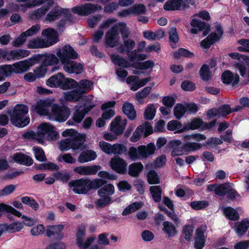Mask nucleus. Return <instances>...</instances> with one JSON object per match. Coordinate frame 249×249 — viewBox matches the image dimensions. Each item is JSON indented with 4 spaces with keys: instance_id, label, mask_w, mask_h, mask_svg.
<instances>
[{
    "instance_id": "f257e3e1",
    "label": "nucleus",
    "mask_w": 249,
    "mask_h": 249,
    "mask_svg": "<svg viewBox=\"0 0 249 249\" xmlns=\"http://www.w3.org/2000/svg\"><path fill=\"white\" fill-rule=\"evenodd\" d=\"M64 137H70L71 138L61 140L58 143V147L61 151H67L71 149L73 152L83 148V144L86 141V135L79 133L73 129H67L62 133Z\"/></svg>"
},
{
    "instance_id": "f03ea898",
    "label": "nucleus",
    "mask_w": 249,
    "mask_h": 249,
    "mask_svg": "<svg viewBox=\"0 0 249 249\" xmlns=\"http://www.w3.org/2000/svg\"><path fill=\"white\" fill-rule=\"evenodd\" d=\"M24 137L43 144L46 141L57 140L59 135L53 125L49 123H43L38 126L36 132L32 131L27 132L24 134Z\"/></svg>"
},
{
    "instance_id": "7ed1b4c3",
    "label": "nucleus",
    "mask_w": 249,
    "mask_h": 249,
    "mask_svg": "<svg viewBox=\"0 0 249 249\" xmlns=\"http://www.w3.org/2000/svg\"><path fill=\"white\" fill-rule=\"evenodd\" d=\"M53 0H34L26 3L24 5H21L18 9L25 12L27 9L34 7L42 5V7L35 10L28 14L30 18L34 19L39 18L43 16L51 7L53 4Z\"/></svg>"
},
{
    "instance_id": "20e7f679",
    "label": "nucleus",
    "mask_w": 249,
    "mask_h": 249,
    "mask_svg": "<svg viewBox=\"0 0 249 249\" xmlns=\"http://www.w3.org/2000/svg\"><path fill=\"white\" fill-rule=\"evenodd\" d=\"M29 111L28 107L24 104H17L10 114V122L14 126L23 127L27 126L30 122L29 117L27 116Z\"/></svg>"
},
{
    "instance_id": "39448f33",
    "label": "nucleus",
    "mask_w": 249,
    "mask_h": 249,
    "mask_svg": "<svg viewBox=\"0 0 249 249\" xmlns=\"http://www.w3.org/2000/svg\"><path fill=\"white\" fill-rule=\"evenodd\" d=\"M46 84L51 88H60L63 89H71L75 85V81L65 77L64 75L59 72L51 77L47 81Z\"/></svg>"
},
{
    "instance_id": "423d86ee",
    "label": "nucleus",
    "mask_w": 249,
    "mask_h": 249,
    "mask_svg": "<svg viewBox=\"0 0 249 249\" xmlns=\"http://www.w3.org/2000/svg\"><path fill=\"white\" fill-rule=\"evenodd\" d=\"M156 147L154 143H150L147 146L141 145L137 148L135 147H130L128 151V155L130 159L133 160L137 159L145 158L148 156L154 153Z\"/></svg>"
},
{
    "instance_id": "0eeeda50",
    "label": "nucleus",
    "mask_w": 249,
    "mask_h": 249,
    "mask_svg": "<svg viewBox=\"0 0 249 249\" xmlns=\"http://www.w3.org/2000/svg\"><path fill=\"white\" fill-rule=\"evenodd\" d=\"M70 109L66 107H60L56 104L52 106L51 111L49 115L50 120L59 122L65 121L69 117Z\"/></svg>"
},
{
    "instance_id": "6e6552de",
    "label": "nucleus",
    "mask_w": 249,
    "mask_h": 249,
    "mask_svg": "<svg viewBox=\"0 0 249 249\" xmlns=\"http://www.w3.org/2000/svg\"><path fill=\"white\" fill-rule=\"evenodd\" d=\"M29 54L30 51L26 50H0V58H2L7 60L21 59Z\"/></svg>"
},
{
    "instance_id": "1a4fd4ad",
    "label": "nucleus",
    "mask_w": 249,
    "mask_h": 249,
    "mask_svg": "<svg viewBox=\"0 0 249 249\" xmlns=\"http://www.w3.org/2000/svg\"><path fill=\"white\" fill-rule=\"evenodd\" d=\"M56 54L62 65L70 60V59H76L78 57L77 53L68 45L57 49Z\"/></svg>"
},
{
    "instance_id": "9d476101",
    "label": "nucleus",
    "mask_w": 249,
    "mask_h": 249,
    "mask_svg": "<svg viewBox=\"0 0 249 249\" xmlns=\"http://www.w3.org/2000/svg\"><path fill=\"white\" fill-rule=\"evenodd\" d=\"M68 185L76 194H84L89 190L87 179L81 178L71 180L69 182Z\"/></svg>"
},
{
    "instance_id": "9b49d317",
    "label": "nucleus",
    "mask_w": 249,
    "mask_h": 249,
    "mask_svg": "<svg viewBox=\"0 0 249 249\" xmlns=\"http://www.w3.org/2000/svg\"><path fill=\"white\" fill-rule=\"evenodd\" d=\"M54 102L53 99L40 100L32 107V109L37 113L41 115H46L49 117L50 113L49 108L52 107Z\"/></svg>"
},
{
    "instance_id": "f8f14e48",
    "label": "nucleus",
    "mask_w": 249,
    "mask_h": 249,
    "mask_svg": "<svg viewBox=\"0 0 249 249\" xmlns=\"http://www.w3.org/2000/svg\"><path fill=\"white\" fill-rule=\"evenodd\" d=\"M102 9L101 6L94 5L91 3H86L80 6H77L72 9L74 13L81 16H87L95 11Z\"/></svg>"
},
{
    "instance_id": "ddd939ff",
    "label": "nucleus",
    "mask_w": 249,
    "mask_h": 249,
    "mask_svg": "<svg viewBox=\"0 0 249 249\" xmlns=\"http://www.w3.org/2000/svg\"><path fill=\"white\" fill-rule=\"evenodd\" d=\"M120 36L118 30L113 26L105 35V43L111 48L116 47L119 44Z\"/></svg>"
},
{
    "instance_id": "4468645a",
    "label": "nucleus",
    "mask_w": 249,
    "mask_h": 249,
    "mask_svg": "<svg viewBox=\"0 0 249 249\" xmlns=\"http://www.w3.org/2000/svg\"><path fill=\"white\" fill-rule=\"evenodd\" d=\"M36 63V59L30 58L16 62L12 65L14 73H22L28 71Z\"/></svg>"
},
{
    "instance_id": "2eb2a0df",
    "label": "nucleus",
    "mask_w": 249,
    "mask_h": 249,
    "mask_svg": "<svg viewBox=\"0 0 249 249\" xmlns=\"http://www.w3.org/2000/svg\"><path fill=\"white\" fill-rule=\"evenodd\" d=\"M127 123L125 119H122L119 116L116 117L110 124V130L115 135H120L124 132Z\"/></svg>"
},
{
    "instance_id": "dca6fc26",
    "label": "nucleus",
    "mask_w": 249,
    "mask_h": 249,
    "mask_svg": "<svg viewBox=\"0 0 249 249\" xmlns=\"http://www.w3.org/2000/svg\"><path fill=\"white\" fill-rule=\"evenodd\" d=\"M216 32L212 33L207 37L202 40L200 43V46L204 49H208L215 41L218 40L223 34V31L220 26H216Z\"/></svg>"
},
{
    "instance_id": "f3484780",
    "label": "nucleus",
    "mask_w": 249,
    "mask_h": 249,
    "mask_svg": "<svg viewBox=\"0 0 249 249\" xmlns=\"http://www.w3.org/2000/svg\"><path fill=\"white\" fill-rule=\"evenodd\" d=\"M111 169L117 173L124 174L126 171L127 163L126 161L119 157L116 156L110 161Z\"/></svg>"
},
{
    "instance_id": "a211bd4d",
    "label": "nucleus",
    "mask_w": 249,
    "mask_h": 249,
    "mask_svg": "<svg viewBox=\"0 0 249 249\" xmlns=\"http://www.w3.org/2000/svg\"><path fill=\"white\" fill-rule=\"evenodd\" d=\"M150 80V77L139 79L138 77L131 75L127 77L126 82L130 85V89L132 90L136 91L141 87L145 85Z\"/></svg>"
},
{
    "instance_id": "6ab92c4d",
    "label": "nucleus",
    "mask_w": 249,
    "mask_h": 249,
    "mask_svg": "<svg viewBox=\"0 0 249 249\" xmlns=\"http://www.w3.org/2000/svg\"><path fill=\"white\" fill-rule=\"evenodd\" d=\"M76 84L71 89L77 88V90L81 93V96L84 97V94L89 92L93 88V83L89 80L84 79L79 82L75 81Z\"/></svg>"
},
{
    "instance_id": "aec40b11",
    "label": "nucleus",
    "mask_w": 249,
    "mask_h": 249,
    "mask_svg": "<svg viewBox=\"0 0 249 249\" xmlns=\"http://www.w3.org/2000/svg\"><path fill=\"white\" fill-rule=\"evenodd\" d=\"M42 36L46 38L45 43L47 47L53 45L58 41L57 32L53 28L44 29L42 32Z\"/></svg>"
},
{
    "instance_id": "412c9836",
    "label": "nucleus",
    "mask_w": 249,
    "mask_h": 249,
    "mask_svg": "<svg viewBox=\"0 0 249 249\" xmlns=\"http://www.w3.org/2000/svg\"><path fill=\"white\" fill-rule=\"evenodd\" d=\"M64 229V225L58 224L47 226L46 229V234L48 237L54 236L57 239H61L64 237L62 232Z\"/></svg>"
},
{
    "instance_id": "4be33fe9",
    "label": "nucleus",
    "mask_w": 249,
    "mask_h": 249,
    "mask_svg": "<svg viewBox=\"0 0 249 249\" xmlns=\"http://www.w3.org/2000/svg\"><path fill=\"white\" fill-rule=\"evenodd\" d=\"M235 110H232L229 105H224L218 109L213 108L209 110L207 112V116L210 118L224 116Z\"/></svg>"
},
{
    "instance_id": "5701e85b",
    "label": "nucleus",
    "mask_w": 249,
    "mask_h": 249,
    "mask_svg": "<svg viewBox=\"0 0 249 249\" xmlns=\"http://www.w3.org/2000/svg\"><path fill=\"white\" fill-rule=\"evenodd\" d=\"M101 169L99 165L81 166L75 167L74 171L81 175L87 176L96 174Z\"/></svg>"
},
{
    "instance_id": "b1692460",
    "label": "nucleus",
    "mask_w": 249,
    "mask_h": 249,
    "mask_svg": "<svg viewBox=\"0 0 249 249\" xmlns=\"http://www.w3.org/2000/svg\"><path fill=\"white\" fill-rule=\"evenodd\" d=\"M221 79L224 84L235 86L239 81V76L237 73L233 74L230 71L226 70L222 73Z\"/></svg>"
},
{
    "instance_id": "393cba45",
    "label": "nucleus",
    "mask_w": 249,
    "mask_h": 249,
    "mask_svg": "<svg viewBox=\"0 0 249 249\" xmlns=\"http://www.w3.org/2000/svg\"><path fill=\"white\" fill-rule=\"evenodd\" d=\"M63 65L64 70L70 73H81L83 70V65L74 61L69 60Z\"/></svg>"
},
{
    "instance_id": "a878e982",
    "label": "nucleus",
    "mask_w": 249,
    "mask_h": 249,
    "mask_svg": "<svg viewBox=\"0 0 249 249\" xmlns=\"http://www.w3.org/2000/svg\"><path fill=\"white\" fill-rule=\"evenodd\" d=\"M246 66L244 63L241 62H237L233 65V67L235 71H238L241 76L243 78H249V57L246 56L245 59Z\"/></svg>"
},
{
    "instance_id": "bb28decb",
    "label": "nucleus",
    "mask_w": 249,
    "mask_h": 249,
    "mask_svg": "<svg viewBox=\"0 0 249 249\" xmlns=\"http://www.w3.org/2000/svg\"><path fill=\"white\" fill-rule=\"evenodd\" d=\"M249 228V219L244 218L241 221L236 222L233 228L234 231L239 237H241Z\"/></svg>"
},
{
    "instance_id": "cd10ccee",
    "label": "nucleus",
    "mask_w": 249,
    "mask_h": 249,
    "mask_svg": "<svg viewBox=\"0 0 249 249\" xmlns=\"http://www.w3.org/2000/svg\"><path fill=\"white\" fill-rule=\"evenodd\" d=\"M95 106L93 105L89 108L82 106H77L75 107L74 111L73 114V120L76 123H80L84 118L86 114Z\"/></svg>"
},
{
    "instance_id": "c85d7f7f",
    "label": "nucleus",
    "mask_w": 249,
    "mask_h": 249,
    "mask_svg": "<svg viewBox=\"0 0 249 249\" xmlns=\"http://www.w3.org/2000/svg\"><path fill=\"white\" fill-rule=\"evenodd\" d=\"M230 184H211L207 186V191L214 192L217 195L223 196L228 193L230 189Z\"/></svg>"
},
{
    "instance_id": "c756f323",
    "label": "nucleus",
    "mask_w": 249,
    "mask_h": 249,
    "mask_svg": "<svg viewBox=\"0 0 249 249\" xmlns=\"http://www.w3.org/2000/svg\"><path fill=\"white\" fill-rule=\"evenodd\" d=\"M95 238L90 237L84 240V237L76 239V244L80 249H100V247L98 245H95L89 247L90 245L94 241Z\"/></svg>"
},
{
    "instance_id": "7c9ffc66",
    "label": "nucleus",
    "mask_w": 249,
    "mask_h": 249,
    "mask_svg": "<svg viewBox=\"0 0 249 249\" xmlns=\"http://www.w3.org/2000/svg\"><path fill=\"white\" fill-rule=\"evenodd\" d=\"M67 10L61 8L56 7L52 9L47 15L45 20L48 22H53L59 18L63 15L66 14Z\"/></svg>"
},
{
    "instance_id": "2f4dec72",
    "label": "nucleus",
    "mask_w": 249,
    "mask_h": 249,
    "mask_svg": "<svg viewBox=\"0 0 249 249\" xmlns=\"http://www.w3.org/2000/svg\"><path fill=\"white\" fill-rule=\"evenodd\" d=\"M206 127V125L200 119H195L190 123L184 125L183 129L181 131H184L189 130H195L198 128L203 129Z\"/></svg>"
},
{
    "instance_id": "473e14b6",
    "label": "nucleus",
    "mask_w": 249,
    "mask_h": 249,
    "mask_svg": "<svg viewBox=\"0 0 249 249\" xmlns=\"http://www.w3.org/2000/svg\"><path fill=\"white\" fill-rule=\"evenodd\" d=\"M9 213L14 214V215L21 217L23 219V225H25L28 227L33 226L36 223V221L35 219L28 217L25 215H22L21 213L18 211L17 210L12 206L11 207Z\"/></svg>"
},
{
    "instance_id": "72a5a7b5",
    "label": "nucleus",
    "mask_w": 249,
    "mask_h": 249,
    "mask_svg": "<svg viewBox=\"0 0 249 249\" xmlns=\"http://www.w3.org/2000/svg\"><path fill=\"white\" fill-rule=\"evenodd\" d=\"M13 159L15 162L26 166H30L33 163V160L31 157L20 153L14 154Z\"/></svg>"
},
{
    "instance_id": "f704fd0d",
    "label": "nucleus",
    "mask_w": 249,
    "mask_h": 249,
    "mask_svg": "<svg viewBox=\"0 0 249 249\" xmlns=\"http://www.w3.org/2000/svg\"><path fill=\"white\" fill-rule=\"evenodd\" d=\"M97 157L95 152L91 150H87L81 153L78 158L80 163H85L95 160Z\"/></svg>"
},
{
    "instance_id": "c9c22d12",
    "label": "nucleus",
    "mask_w": 249,
    "mask_h": 249,
    "mask_svg": "<svg viewBox=\"0 0 249 249\" xmlns=\"http://www.w3.org/2000/svg\"><path fill=\"white\" fill-rule=\"evenodd\" d=\"M222 210L225 216L228 219L236 221L239 219V214L234 208L231 207H223Z\"/></svg>"
},
{
    "instance_id": "e433bc0d",
    "label": "nucleus",
    "mask_w": 249,
    "mask_h": 249,
    "mask_svg": "<svg viewBox=\"0 0 249 249\" xmlns=\"http://www.w3.org/2000/svg\"><path fill=\"white\" fill-rule=\"evenodd\" d=\"M124 113L126 115L130 120H134L136 117V112L134 107L129 102H124L122 107Z\"/></svg>"
},
{
    "instance_id": "4c0bfd02",
    "label": "nucleus",
    "mask_w": 249,
    "mask_h": 249,
    "mask_svg": "<svg viewBox=\"0 0 249 249\" xmlns=\"http://www.w3.org/2000/svg\"><path fill=\"white\" fill-rule=\"evenodd\" d=\"M110 58L113 63L115 65L124 68H128L131 67L132 64H131L130 62L118 54H111Z\"/></svg>"
},
{
    "instance_id": "58836bf2",
    "label": "nucleus",
    "mask_w": 249,
    "mask_h": 249,
    "mask_svg": "<svg viewBox=\"0 0 249 249\" xmlns=\"http://www.w3.org/2000/svg\"><path fill=\"white\" fill-rule=\"evenodd\" d=\"M63 97L66 101L72 102L78 101L83 98L81 93H79L77 89L70 91L64 92L63 93Z\"/></svg>"
},
{
    "instance_id": "ea45409f",
    "label": "nucleus",
    "mask_w": 249,
    "mask_h": 249,
    "mask_svg": "<svg viewBox=\"0 0 249 249\" xmlns=\"http://www.w3.org/2000/svg\"><path fill=\"white\" fill-rule=\"evenodd\" d=\"M27 47L29 49H36L47 47L45 43V40L41 38H36L30 40L27 44Z\"/></svg>"
},
{
    "instance_id": "a19ab883",
    "label": "nucleus",
    "mask_w": 249,
    "mask_h": 249,
    "mask_svg": "<svg viewBox=\"0 0 249 249\" xmlns=\"http://www.w3.org/2000/svg\"><path fill=\"white\" fill-rule=\"evenodd\" d=\"M43 64L44 66H51L57 64L60 61L59 58L54 54H45L42 56Z\"/></svg>"
},
{
    "instance_id": "79ce46f5",
    "label": "nucleus",
    "mask_w": 249,
    "mask_h": 249,
    "mask_svg": "<svg viewBox=\"0 0 249 249\" xmlns=\"http://www.w3.org/2000/svg\"><path fill=\"white\" fill-rule=\"evenodd\" d=\"M56 160L59 162L68 164H73L76 163V159L71 153H64L60 154Z\"/></svg>"
},
{
    "instance_id": "37998d69",
    "label": "nucleus",
    "mask_w": 249,
    "mask_h": 249,
    "mask_svg": "<svg viewBox=\"0 0 249 249\" xmlns=\"http://www.w3.org/2000/svg\"><path fill=\"white\" fill-rule=\"evenodd\" d=\"M162 231L169 236L173 237L177 234L178 231L175 225L169 221H164L162 224Z\"/></svg>"
},
{
    "instance_id": "c03bdc74",
    "label": "nucleus",
    "mask_w": 249,
    "mask_h": 249,
    "mask_svg": "<svg viewBox=\"0 0 249 249\" xmlns=\"http://www.w3.org/2000/svg\"><path fill=\"white\" fill-rule=\"evenodd\" d=\"M135 41L132 39H124L123 45L118 48V52L122 53L126 52L127 53L135 47Z\"/></svg>"
},
{
    "instance_id": "a18cd8bd",
    "label": "nucleus",
    "mask_w": 249,
    "mask_h": 249,
    "mask_svg": "<svg viewBox=\"0 0 249 249\" xmlns=\"http://www.w3.org/2000/svg\"><path fill=\"white\" fill-rule=\"evenodd\" d=\"M115 192L114 186L111 184H108L100 189L98 191L99 196H110Z\"/></svg>"
},
{
    "instance_id": "49530a36",
    "label": "nucleus",
    "mask_w": 249,
    "mask_h": 249,
    "mask_svg": "<svg viewBox=\"0 0 249 249\" xmlns=\"http://www.w3.org/2000/svg\"><path fill=\"white\" fill-rule=\"evenodd\" d=\"M154 63L152 60H147L142 62H136L132 63L131 67L138 70H146L152 68Z\"/></svg>"
},
{
    "instance_id": "de8ad7c7",
    "label": "nucleus",
    "mask_w": 249,
    "mask_h": 249,
    "mask_svg": "<svg viewBox=\"0 0 249 249\" xmlns=\"http://www.w3.org/2000/svg\"><path fill=\"white\" fill-rule=\"evenodd\" d=\"M143 165L141 162H135L130 164L128 168V173L132 177H137L142 171Z\"/></svg>"
},
{
    "instance_id": "09e8293b",
    "label": "nucleus",
    "mask_w": 249,
    "mask_h": 249,
    "mask_svg": "<svg viewBox=\"0 0 249 249\" xmlns=\"http://www.w3.org/2000/svg\"><path fill=\"white\" fill-rule=\"evenodd\" d=\"M128 59L130 62L135 60L142 61L147 58L146 54L144 53H139L138 50H134L127 53Z\"/></svg>"
},
{
    "instance_id": "8fccbe9b",
    "label": "nucleus",
    "mask_w": 249,
    "mask_h": 249,
    "mask_svg": "<svg viewBox=\"0 0 249 249\" xmlns=\"http://www.w3.org/2000/svg\"><path fill=\"white\" fill-rule=\"evenodd\" d=\"M3 225L5 226V231L10 232L19 231L23 229V224L19 222H14L10 225L6 224Z\"/></svg>"
},
{
    "instance_id": "3c124183",
    "label": "nucleus",
    "mask_w": 249,
    "mask_h": 249,
    "mask_svg": "<svg viewBox=\"0 0 249 249\" xmlns=\"http://www.w3.org/2000/svg\"><path fill=\"white\" fill-rule=\"evenodd\" d=\"M114 26L116 27V29L118 30V32L119 33L120 31L121 32L123 40L124 39H128L127 37L129 36V32L125 23L124 22H120L117 23Z\"/></svg>"
},
{
    "instance_id": "603ef678",
    "label": "nucleus",
    "mask_w": 249,
    "mask_h": 249,
    "mask_svg": "<svg viewBox=\"0 0 249 249\" xmlns=\"http://www.w3.org/2000/svg\"><path fill=\"white\" fill-rule=\"evenodd\" d=\"M143 203L141 202H134L125 208L122 213L123 215H128L136 211L142 207Z\"/></svg>"
},
{
    "instance_id": "864d4df0",
    "label": "nucleus",
    "mask_w": 249,
    "mask_h": 249,
    "mask_svg": "<svg viewBox=\"0 0 249 249\" xmlns=\"http://www.w3.org/2000/svg\"><path fill=\"white\" fill-rule=\"evenodd\" d=\"M143 203L141 202H134L125 208L122 213L123 215H128L136 211L142 207Z\"/></svg>"
},
{
    "instance_id": "5fc2aeb1",
    "label": "nucleus",
    "mask_w": 249,
    "mask_h": 249,
    "mask_svg": "<svg viewBox=\"0 0 249 249\" xmlns=\"http://www.w3.org/2000/svg\"><path fill=\"white\" fill-rule=\"evenodd\" d=\"M168 33L171 46L172 48H175V44L178 42L179 39L176 28L175 27H171L168 31Z\"/></svg>"
},
{
    "instance_id": "6e6d98bb",
    "label": "nucleus",
    "mask_w": 249,
    "mask_h": 249,
    "mask_svg": "<svg viewBox=\"0 0 249 249\" xmlns=\"http://www.w3.org/2000/svg\"><path fill=\"white\" fill-rule=\"evenodd\" d=\"M167 128L170 131H177V132L181 133L183 129L181 124L177 120H172L169 122L167 124Z\"/></svg>"
},
{
    "instance_id": "4d7b16f0",
    "label": "nucleus",
    "mask_w": 249,
    "mask_h": 249,
    "mask_svg": "<svg viewBox=\"0 0 249 249\" xmlns=\"http://www.w3.org/2000/svg\"><path fill=\"white\" fill-rule=\"evenodd\" d=\"M36 159L39 161H44L47 160L45 153L43 149L39 147L35 146L33 148Z\"/></svg>"
},
{
    "instance_id": "13d9d810",
    "label": "nucleus",
    "mask_w": 249,
    "mask_h": 249,
    "mask_svg": "<svg viewBox=\"0 0 249 249\" xmlns=\"http://www.w3.org/2000/svg\"><path fill=\"white\" fill-rule=\"evenodd\" d=\"M14 72L12 65H6L0 67V75L4 79V77L9 76Z\"/></svg>"
},
{
    "instance_id": "bf43d9fd",
    "label": "nucleus",
    "mask_w": 249,
    "mask_h": 249,
    "mask_svg": "<svg viewBox=\"0 0 249 249\" xmlns=\"http://www.w3.org/2000/svg\"><path fill=\"white\" fill-rule=\"evenodd\" d=\"M201 147V144L197 142H187L183 145L184 150L188 152H192L199 149Z\"/></svg>"
},
{
    "instance_id": "052dcab7",
    "label": "nucleus",
    "mask_w": 249,
    "mask_h": 249,
    "mask_svg": "<svg viewBox=\"0 0 249 249\" xmlns=\"http://www.w3.org/2000/svg\"><path fill=\"white\" fill-rule=\"evenodd\" d=\"M151 90V87H146L142 90L139 91L136 93L135 98L139 103H142L143 99L145 98L148 95Z\"/></svg>"
},
{
    "instance_id": "680f3d73",
    "label": "nucleus",
    "mask_w": 249,
    "mask_h": 249,
    "mask_svg": "<svg viewBox=\"0 0 249 249\" xmlns=\"http://www.w3.org/2000/svg\"><path fill=\"white\" fill-rule=\"evenodd\" d=\"M174 56L175 58L178 59L182 56L192 57L194 56V54L193 53L185 49L180 48L174 53Z\"/></svg>"
},
{
    "instance_id": "e2e57ef3",
    "label": "nucleus",
    "mask_w": 249,
    "mask_h": 249,
    "mask_svg": "<svg viewBox=\"0 0 249 249\" xmlns=\"http://www.w3.org/2000/svg\"><path fill=\"white\" fill-rule=\"evenodd\" d=\"M156 112V108L153 104L148 106L144 112V117L147 120L153 119Z\"/></svg>"
},
{
    "instance_id": "0e129e2a",
    "label": "nucleus",
    "mask_w": 249,
    "mask_h": 249,
    "mask_svg": "<svg viewBox=\"0 0 249 249\" xmlns=\"http://www.w3.org/2000/svg\"><path fill=\"white\" fill-rule=\"evenodd\" d=\"M150 190L154 200L159 202L161 199V188L159 186H153L150 188Z\"/></svg>"
},
{
    "instance_id": "69168bd1",
    "label": "nucleus",
    "mask_w": 249,
    "mask_h": 249,
    "mask_svg": "<svg viewBox=\"0 0 249 249\" xmlns=\"http://www.w3.org/2000/svg\"><path fill=\"white\" fill-rule=\"evenodd\" d=\"M27 37L25 34L22 32L18 36L15 38L12 42V45L15 47L21 46L26 42Z\"/></svg>"
},
{
    "instance_id": "338daca9",
    "label": "nucleus",
    "mask_w": 249,
    "mask_h": 249,
    "mask_svg": "<svg viewBox=\"0 0 249 249\" xmlns=\"http://www.w3.org/2000/svg\"><path fill=\"white\" fill-rule=\"evenodd\" d=\"M45 231L44 226L40 224L33 227L30 230V233L33 236H37L43 234Z\"/></svg>"
},
{
    "instance_id": "774afa93",
    "label": "nucleus",
    "mask_w": 249,
    "mask_h": 249,
    "mask_svg": "<svg viewBox=\"0 0 249 249\" xmlns=\"http://www.w3.org/2000/svg\"><path fill=\"white\" fill-rule=\"evenodd\" d=\"M186 111L185 107L180 104H177L174 108V114L177 119H180Z\"/></svg>"
}]
</instances>
